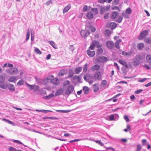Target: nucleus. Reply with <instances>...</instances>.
<instances>
[{
	"mask_svg": "<svg viewBox=\"0 0 151 151\" xmlns=\"http://www.w3.org/2000/svg\"><path fill=\"white\" fill-rule=\"evenodd\" d=\"M148 34V32L147 30H144L141 32L138 39L139 40H142L145 38Z\"/></svg>",
	"mask_w": 151,
	"mask_h": 151,
	"instance_id": "obj_1",
	"label": "nucleus"
},
{
	"mask_svg": "<svg viewBox=\"0 0 151 151\" xmlns=\"http://www.w3.org/2000/svg\"><path fill=\"white\" fill-rule=\"evenodd\" d=\"M90 32L87 29L82 30L81 31L80 34L82 37L85 38L90 34Z\"/></svg>",
	"mask_w": 151,
	"mask_h": 151,
	"instance_id": "obj_2",
	"label": "nucleus"
},
{
	"mask_svg": "<svg viewBox=\"0 0 151 151\" xmlns=\"http://www.w3.org/2000/svg\"><path fill=\"white\" fill-rule=\"evenodd\" d=\"M110 8L109 5H107L106 6H104L101 7L100 10V12L101 14H104L106 11H109Z\"/></svg>",
	"mask_w": 151,
	"mask_h": 151,
	"instance_id": "obj_3",
	"label": "nucleus"
},
{
	"mask_svg": "<svg viewBox=\"0 0 151 151\" xmlns=\"http://www.w3.org/2000/svg\"><path fill=\"white\" fill-rule=\"evenodd\" d=\"M106 45L107 48L110 49H112L114 47V44L112 41H107Z\"/></svg>",
	"mask_w": 151,
	"mask_h": 151,
	"instance_id": "obj_4",
	"label": "nucleus"
},
{
	"mask_svg": "<svg viewBox=\"0 0 151 151\" xmlns=\"http://www.w3.org/2000/svg\"><path fill=\"white\" fill-rule=\"evenodd\" d=\"M7 71V72L10 74H16L18 72V70L15 68H11L9 69Z\"/></svg>",
	"mask_w": 151,
	"mask_h": 151,
	"instance_id": "obj_5",
	"label": "nucleus"
},
{
	"mask_svg": "<svg viewBox=\"0 0 151 151\" xmlns=\"http://www.w3.org/2000/svg\"><path fill=\"white\" fill-rule=\"evenodd\" d=\"M26 85L29 88L30 90L35 89L37 90L38 88V86H35L34 85H30L27 83H26Z\"/></svg>",
	"mask_w": 151,
	"mask_h": 151,
	"instance_id": "obj_6",
	"label": "nucleus"
},
{
	"mask_svg": "<svg viewBox=\"0 0 151 151\" xmlns=\"http://www.w3.org/2000/svg\"><path fill=\"white\" fill-rule=\"evenodd\" d=\"M101 73L99 71L96 72L94 74V78L96 80H100L101 78Z\"/></svg>",
	"mask_w": 151,
	"mask_h": 151,
	"instance_id": "obj_7",
	"label": "nucleus"
},
{
	"mask_svg": "<svg viewBox=\"0 0 151 151\" xmlns=\"http://www.w3.org/2000/svg\"><path fill=\"white\" fill-rule=\"evenodd\" d=\"M7 88L9 90L11 91L14 92L15 91V89L14 86L12 84H8Z\"/></svg>",
	"mask_w": 151,
	"mask_h": 151,
	"instance_id": "obj_8",
	"label": "nucleus"
},
{
	"mask_svg": "<svg viewBox=\"0 0 151 151\" xmlns=\"http://www.w3.org/2000/svg\"><path fill=\"white\" fill-rule=\"evenodd\" d=\"M118 13L116 12H112L111 15V18L112 19H116L118 16Z\"/></svg>",
	"mask_w": 151,
	"mask_h": 151,
	"instance_id": "obj_9",
	"label": "nucleus"
},
{
	"mask_svg": "<svg viewBox=\"0 0 151 151\" xmlns=\"http://www.w3.org/2000/svg\"><path fill=\"white\" fill-rule=\"evenodd\" d=\"M108 26L111 29H114L117 26L115 22H111L108 24Z\"/></svg>",
	"mask_w": 151,
	"mask_h": 151,
	"instance_id": "obj_10",
	"label": "nucleus"
},
{
	"mask_svg": "<svg viewBox=\"0 0 151 151\" xmlns=\"http://www.w3.org/2000/svg\"><path fill=\"white\" fill-rule=\"evenodd\" d=\"M139 63V61L138 59H136L135 58H134L132 60V64L134 66H138Z\"/></svg>",
	"mask_w": 151,
	"mask_h": 151,
	"instance_id": "obj_11",
	"label": "nucleus"
},
{
	"mask_svg": "<svg viewBox=\"0 0 151 151\" xmlns=\"http://www.w3.org/2000/svg\"><path fill=\"white\" fill-rule=\"evenodd\" d=\"M87 53L88 55L91 57H92L95 54V52L94 51H91L90 49L87 50Z\"/></svg>",
	"mask_w": 151,
	"mask_h": 151,
	"instance_id": "obj_12",
	"label": "nucleus"
},
{
	"mask_svg": "<svg viewBox=\"0 0 151 151\" xmlns=\"http://www.w3.org/2000/svg\"><path fill=\"white\" fill-rule=\"evenodd\" d=\"M48 42L54 49H56L58 48L57 45L53 41H48Z\"/></svg>",
	"mask_w": 151,
	"mask_h": 151,
	"instance_id": "obj_13",
	"label": "nucleus"
},
{
	"mask_svg": "<svg viewBox=\"0 0 151 151\" xmlns=\"http://www.w3.org/2000/svg\"><path fill=\"white\" fill-rule=\"evenodd\" d=\"M92 43L95 47H97L99 48L102 46L101 45H100L99 42L98 41L94 40L92 42Z\"/></svg>",
	"mask_w": 151,
	"mask_h": 151,
	"instance_id": "obj_14",
	"label": "nucleus"
},
{
	"mask_svg": "<svg viewBox=\"0 0 151 151\" xmlns=\"http://www.w3.org/2000/svg\"><path fill=\"white\" fill-rule=\"evenodd\" d=\"M121 42V39L118 40L115 42V45H114V46L117 49H119L120 48L119 47V44Z\"/></svg>",
	"mask_w": 151,
	"mask_h": 151,
	"instance_id": "obj_15",
	"label": "nucleus"
},
{
	"mask_svg": "<svg viewBox=\"0 0 151 151\" xmlns=\"http://www.w3.org/2000/svg\"><path fill=\"white\" fill-rule=\"evenodd\" d=\"M100 66L97 64L91 67V70L93 71L98 70L100 68Z\"/></svg>",
	"mask_w": 151,
	"mask_h": 151,
	"instance_id": "obj_16",
	"label": "nucleus"
},
{
	"mask_svg": "<svg viewBox=\"0 0 151 151\" xmlns=\"http://www.w3.org/2000/svg\"><path fill=\"white\" fill-rule=\"evenodd\" d=\"M51 81L52 83L55 85H58L59 84V80L57 78H54L51 80Z\"/></svg>",
	"mask_w": 151,
	"mask_h": 151,
	"instance_id": "obj_17",
	"label": "nucleus"
},
{
	"mask_svg": "<svg viewBox=\"0 0 151 151\" xmlns=\"http://www.w3.org/2000/svg\"><path fill=\"white\" fill-rule=\"evenodd\" d=\"M118 62L120 64L125 66L126 68H128V65L127 63L124 60H118Z\"/></svg>",
	"mask_w": 151,
	"mask_h": 151,
	"instance_id": "obj_18",
	"label": "nucleus"
},
{
	"mask_svg": "<svg viewBox=\"0 0 151 151\" xmlns=\"http://www.w3.org/2000/svg\"><path fill=\"white\" fill-rule=\"evenodd\" d=\"M98 85V83H96L93 85V91L94 92H97L99 91V88Z\"/></svg>",
	"mask_w": 151,
	"mask_h": 151,
	"instance_id": "obj_19",
	"label": "nucleus"
},
{
	"mask_svg": "<svg viewBox=\"0 0 151 151\" xmlns=\"http://www.w3.org/2000/svg\"><path fill=\"white\" fill-rule=\"evenodd\" d=\"M122 55L125 56H129L132 55V52H127L125 51H123L122 52Z\"/></svg>",
	"mask_w": 151,
	"mask_h": 151,
	"instance_id": "obj_20",
	"label": "nucleus"
},
{
	"mask_svg": "<svg viewBox=\"0 0 151 151\" xmlns=\"http://www.w3.org/2000/svg\"><path fill=\"white\" fill-rule=\"evenodd\" d=\"M16 76H11L8 79V81L11 82H15L17 80Z\"/></svg>",
	"mask_w": 151,
	"mask_h": 151,
	"instance_id": "obj_21",
	"label": "nucleus"
},
{
	"mask_svg": "<svg viewBox=\"0 0 151 151\" xmlns=\"http://www.w3.org/2000/svg\"><path fill=\"white\" fill-rule=\"evenodd\" d=\"M63 91L62 88L58 90L55 93V96H58L62 94L63 93Z\"/></svg>",
	"mask_w": 151,
	"mask_h": 151,
	"instance_id": "obj_22",
	"label": "nucleus"
},
{
	"mask_svg": "<svg viewBox=\"0 0 151 151\" xmlns=\"http://www.w3.org/2000/svg\"><path fill=\"white\" fill-rule=\"evenodd\" d=\"M54 96V95L53 94H50L49 95L43 96L42 99L45 100H49L51 98L53 97Z\"/></svg>",
	"mask_w": 151,
	"mask_h": 151,
	"instance_id": "obj_23",
	"label": "nucleus"
},
{
	"mask_svg": "<svg viewBox=\"0 0 151 151\" xmlns=\"http://www.w3.org/2000/svg\"><path fill=\"white\" fill-rule=\"evenodd\" d=\"M145 100H141L139 102V104L140 105H141V106H142V107H145V106L147 105H149V104H150L151 102H149V103H147V104H145Z\"/></svg>",
	"mask_w": 151,
	"mask_h": 151,
	"instance_id": "obj_24",
	"label": "nucleus"
},
{
	"mask_svg": "<svg viewBox=\"0 0 151 151\" xmlns=\"http://www.w3.org/2000/svg\"><path fill=\"white\" fill-rule=\"evenodd\" d=\"M146 60L147 62L150 65L151 64V55H148L146 56Z\"/></svg>",
	"mask_w": 151,
	"mask_h": 151,
	"instance_id": "obj_25",
	"label": "nucleus"
},
{
	"mask_svg": "<svg viewBox=\"0 0 151 151\" xmlns=\"http://www.w3.org/2000/svg\"><path fill=\"white\" fill-rule=\"evenodd\" d=\"M104 34L106 37H109L111 34V32L109 29H106L104 32Z\"/></svg>",
	"mask_w": 151,
	"mask_h": 151,
	"instance_id": "obj_26",
	"label": "nucleus"
},
{
	"mask_svg": "<svg viewBox=\"0 0 151 151\" xmlns=\"http://www.w3.org/2000/svg\"><path fill=\"white\" fill-rule=\"evenodd\" d=\"M82 70V68L79 67L76 68L75 69L74 71L76 74H78Z\"/></svg>",
	"mask_w": 151,
	"mask_h": 151,
	"instance_id": "obj_27",
	"label": "nucleus"
},
{
	"mask_svg": "<svg viewBox=\"0 0 151 151\" xmlns=\"http://www.w3.org/2000/svg\"><path fill=\"white\" fill-rule=\"evenodd\" d=\"M12 142H14L16 143L17 144H18L20 145H22L23 146H24L25 147H27V146H26L24 145L23 144L21 141L17 140H14V139H11V140Z\"/></svg>",
	"mask_w": 151,
	"mask_h": 151,
	"instance_id": "obj_28",
	"label": "nucleus"
},
{
	"mask_svg": "<svg viewBox=\"0 0 151 151\" xmlns=\"http://www.w3.org/2000/svg\"><path fill=\"white\" fill-rule=\"evenodd\" d=\"M83 91H84V93L85 94H87L89 92L88 88L86 86H84L83 88Z\"/></svg>",
	"mask_w": 151,
	"mask_h": 151,
	"instance_id": "obj_29",
	"label": "nucleus"
},
{
	"mask_svg": "<svg viewBox=\"0 0 151 151\" xmlns=\"http://www.w3.org/2000/svg\"><path fill=\"white\" fill-rule=\"evenodd\" d=\"M122 17L128 19L129 18V16L125 12H123L122 13Z\"/></svg>",
	"mask_w": 151,
	"mask_h": 151,
	"instance_id": "obj_30",
	"label": "nucleus"
},
{
	"mask_svg": "<svg viewBox=\"0 0 151 151\" xmlns=\"http://www.w3.org/2000/svg\"><path fill=\"white\" fill-rule=\"evenodd\" d=\"M8 84L6 83L4 84V83H0V87L3 89H6L7 87Z\"/></svg>",
	"mask_w": 151,
	"mask_h": 151,
	"instance_id": "obj_31",
	"label": "nucleus"
},
{
	"mask_svg": "<svg viewBox=\"0 0 151 151\" xmlns=\"http://www.w3.org/2000/svg\"><path fill=\"white\" fill-rule=\"evenodd\" d=\"M144 45L143 43H138L137 46V47L139 50H142L144 47Z\"/></svg>",
	"mask_w": 151,
	"mask_h": 151,
	"instance_id": "obj_32",
	"label": "nucleus"
},
{
	"mask_svg": "<svg viewBox=\"0 0 151 151\" xmlns=\"http://www.w3.org/2000/svg\"><path fill=\"white\" fill-rule=\"evenodd\" d=\"M86 17L87 18L91 19L93 18V15L91 12H89L87 14Z\"/></svg>",
	"mask_w": 151,
	"mask_h": 151,
	"instance_id": "obj_33",
	"label": "nucleus"
},
{
	"mask_svg": "<svg viewBox=\"0 0 151 151\" xmlns=\"http://www.w3.org/2000/svg\"><path fill=\"white\" fill-rule=\"evenodd\" d=\"M100 59L101 61L102 62H106L108 60L106 57L103 56L100 57Z\"/></svg>",
	"mask_w": 151,
	"mask_h": 151,
	"instance_id": "obj_34",
	"label": "nucleus"
},
{
	"mask_svg": "<svg viewBox=\"0 0 151 151\" xmlns=\"http://www.w3.org/2000/svg\"><path fill=\"white\" fill-rule=\"evenodd\" d=\"M103 52V49L101 47H99L97 50L96 54L98 55H100Z\"/></svg>",
	"mask_w": 151,
	"mask_h": 151,
	"instance_id": "obj_35",
	"label": "nucleus"
},
{
	"mask_svg": "<svg viewBox=\"0 0 151 151\" xmlns=\"http://www.w3.org/2000/svg\"><path fill=\"white\" fill-rule=\"evenodd\" d=\"M93 141H95L96 143H97L100 145L101 146H103L104 144L102 142L101 140H95L93 139H90Z\"/></svg>",
	"mask_w": 151,
	"mask_h": 151,
	"instance_id": "obj_36",
	"label": "nucleus"
},
{
	"mask_svg": "<svg viewBox=\"0 0 151 151\" xmlns=\"http://www.w3.org/2000/svg\"><path fill=\"white\" fill-rule=\"evenodd\" d=\"M145 41L146 43H147L148 44H151V37H148L147 38H146L145 39Z\"/></svg>",
	"mask_w": 151,
	"mask_h": 151,
	"instance_id": "obj_37",
	"label": "nucleus"
},
{
	"mask_svg": "<svg viewBox=\"0 0 151 151\" xmlns=\"http://www.w3.org/2000/svg\"><path fill=\"white\" fill-rule=\"evenodd\" d=\"M90 77V75L89 74H87L84 76L83 78L87 82L89 80Z\"/></svg>",
	"mask_w": 151,
	"mask_h": 151,
	"instance_id": "obj_38",
	"label": "nucleus"
},
{
	"mask_svg": "<svg viewBox=\"0 0 151 151\" xmlns=\"http://www.w3.org/2000/svg\"><path fill=\"white\" fill-rule=\"evenodd\" d=\"M73 79L77 80L78 82L81 81V78L80 76H75L73 77Z\"/></svg>",
	"mask_w": 151,
	"mask_h": 151,
	"instance_id": "obj_39",
	"label": "nucleus"
},
{
	"mask_svg": "<svg viewBox=\"0 0 151 151\" xmlns=\"http://www.w3.org/2000/svg\"><path fill=\"white\" fill-rule=\"evenodd\" d=\"M73 70H70L68 72V77L70 78H72L73 76Z\"/></svg>",
	"mask_w": 151,
	"mask_h": 151,
	"instance_id": "obj_40",
	"label": "nucleus"
},
{
	"mask_svg": "<svg viewBox=\"0 0 151 151\" xmlns=\"http://www.w3.org/2000/svg\"><path fill=\"white\" fill-rule=\"evenodd\" d=\"M70 6H67L63 10V13H65L67 12L68 11V10L70 9Z\"/></svg>",
	"mask_w": 151,
	"mask_h": 151,
	"instance_id": "obj_41",
	"label": "nucleus"
},
{
	"mask_svg": "<svg viewBox=\"0 0 151 151\" xmlns=\"http://www.w3.org/2000/svg\"><path fill=\"white\" fill-rule=\"evenodd\" d=\"M30 36V30L29 29H28L27 30V34H26V40L27 41L29 38Z\"/></svg>",
	"mask_w": 151,
	"mask_h": 151,
	"instance_id": "obj_42",
	"label": "nucleus"
},
{
	"mask_svg": "<svg viewBox=\"0 0 151 151\" xmlns=\"http://www.w3.org/2000/svg\"><path fill=\"white\" fill-rule=\"evenodd\" d=\"M125 12L129 15L132 13V10L129 7L126 9Z\"/></svg>",
	"mask_w": 151,
	"mask_h": 151,
	"instance_id": "obj_43",
	"label": "nucleus"
},
{
	"mask_svg": "<svg viewBox=\"0 0 151 151\" xmlns=\"http://www.w3.org/2000/svg\"><path fill=\"white\" fill-rule=\"evenodd\" d=\"M134 58H135L136 59H138V60H139V61L142 59V56L141 55L139 54L136 55Z\"/></svg>",
	"mask_w": 151,
	"mask_h": 151,
	"instance_id": "obj_44",
	"label": "nucleus"
},
{
	"mask_svg": "<svg viewBox=\"0 0 151 151\" xmlns=\"http://www.w3.org/2000/svg\"><path fill=\"white\" fill-rule=\"evenodd\" d=\"M24 84V81L22 79L20 80L17 83V85L18 86H22Z\"/></svg>",
	"mask_w": 151,
	"mask_h": 151,
	"instance_id": "obj_45",
	"label": "nucleus"
},
{
	"mask_svg": "<svg viewBox=\"0 0 151 151\" xmlns=\"http://www.w3.org/2000/svg\"><path fill=\"white\" fill-rule=\"evenodd\" d=\"M35 111H36L37 112H43L44 113H46L47 112H50L51 111L50 110H39L38 109H36Z\"/></svg>",
	"mask_w": 151,
	"mask_h": 151,
	"instance_id": "obj_46",
	"label": "nucleus"
},
{
	"mask_svg": "<svg viewBox=\"0 0 151 151\" xmlns=\"http://www.w3.org/2000/svg\"><path fill=\"white\" fill-rule=\"evenodd\" d=\"M123 18L122 17L120 16L119 17L117 20H116V21L118 22V23H120L122 21V20Z\"/></svg>",
	"mask_w": 151,
	"mask_h": 151,
	"instance_id": "obj_47",
	"label": "nucleus"
},
{
	"mask_svg": "<svg viewBox=\"0 0 151 151\" xmlns=\"http://www.w3.org/2000/svg\"><path fill=\"white\" fill-rule=\"evenodd\" d=\"M67 89L70 92H71V93H72L74 90V88L72 86H68Z\"/></svg>",
	"mask_w": 151,
	"mask_h": 151,
	"instance_id": "obj_48",
	"label": "nucleus"
},
{
	"mask_svg": "<svg viewBox=\"0 0 151 151\" xmlns=\"http://www.w3.org/2000/svg\"><path fill=\"white\" fill-rule=\"evenodd\" d=\"M34 51L35 52L38 54H41L42 53V52L41 51L37 48H36L35 49Z\"/></svg>",
	"mask_w": 151,
	"mask_h": 151,
	"instance_id": "obj_49",
	"label": "nucleus"
},
{
	"mask_svg": "<svg viewBox=\"0 0 151 151\" xmlns=\"http://www.w3.org/2000/svg\"><path fill=\"white\" fill-rule=\"evenodd\" d=\"M57 112H61L63 113H68L70 111L69 110H56Z\"/></svg>",
	"mask_w": 151,
	"mask_h": 151,
	"instance_id": "obj_50",
	"label": "nucleus"
},
{
	"mask_svg": "<svg viewBox=\"0 0 151 151\" xmlns=\"http://www.w3.org/2000/svg\"><path fill=\"white\" fill-rule=\"evenodd\" d=\"M5 80L4 78L2 76H0V83H4Z\"/></svg>",
	"mask_w": 151,
	"mask_h": 151,
	"instance_id": "obj_51",
	"label": "nucleus"
},
{
	"mask_svg": "<svg viewBox=\"0 0 151 151\" xmlns=\"http://www.w3.org/2000/svg\"><path fill=\"white\" fill-rule=\"evenodd\" d=\"M107 82L106 80H103L101 83V86H103V85H105L107 84Z\"/></svg>",
	"mask_w": 151,
	"mask_h": 151,
	"instance_id": "obj_52",
	"label": "nucleus"
},
{
	"mask_svg": "<svg viewBox=\"0 0 151 151\" xmlns=\"http://www.w3.org/2000/svg\"><path fill=\"white\" fill-rule=\"evenodd\" d=\"M119 0H114L112 2L113 5H116L118 4Z\"/></svg>",
	"mask_w": 151,
	"mask_h": 151,
	"instance_id": "obj_53",
	"label": "nucleus"
},
{
	"mask_svg": "<svg viewBox=\"0 0 151 151\" xmlns=\"http://www.w3.org/2000/svg\"><path fill=\"white\" fill-rule=\"evenodd\" d=\"M9 151H17V149L12 147H10L9 148Z\"/></svg>",
	"mask_w": 151,
	"mask_h": 151,
	"instance_id": "obj_54",
	"label": "nucleus"
},
{
	"mask_svg": "<svg viewBox=\"0 0 151 151\" xmlns=\"http://www.w3.org/2000/svg\"><path fill=\"white\" fill-rule=\"evenodd\" d=\"M109 119L111 120H116L115 119V116H114V115H111L109 116Z\"/></svg>",
	"mask_w": 151,
	"mask_h": 151,
	"instance_id": "obj_55",
	"label": "nucleus"
},
{
	"mask_svg": "<svg viewBox=\"0 0 151 151\" xmlns=\"http://www.w3.org/2000/svg\"><path fill=\"white\" fill-rule=\"evenodd\" d=\"M88 65L86 63L84 65V68L83 69V71L84 72H86L87 70L88 69Z\"/></svg>",
	"mask_w": 151,
	"mask_h": 151,
	"instance_id": "obj_56",
	"label": "nucleus"
},
{
	"mask_svg": "<svg viewBox=\"0 0 151 151\" xmlns=\"http://www.w3.org/2000/svg\"><path fill=\"white\" fill-rule=\"evenodd\" d=\"M112 9L113 10H117L119 12L120 11L119 8L118 7L116 6H113Z\"/></svg>",
	"mask_w": 151,
	"mask_h": 151,
	"instance_id": "obj_57",
	"label": "nucleus"
},
{
	"mask_svg": "<svg viewBox=\"0 0 151 151\" xmlns=\"http://www.w3.org/2000/svg\"><path fill=\"white\" fill-rule=\"evenodd\" d=\"M130 129V126L129 125H128L127 126V128L125 129H124V131L125 132H127L128 130Z\"/></svg>",
	"mask_w": 151,
	"mask_h": 151,
	"instance_id": "obj_58",
	"label": "nucleus"
},
{
	"mask_svg": "<svg viewBox=\"0 0 151 151\" xmlns=\"http://www.w3.org/2000/svg\"><path fill=\"white\" fill-rule=\"evenodd\" d=\"M142 149V147L140 145H138L137 146V151H139Z\"/></svg>",
	"mask_w": 151,
	"mask_h": 151,
	"instance_id": "obj_59",
	"label": "nucleus"
},
{
	"mask_svg": "<svg viewBox=\"0 0 151 151\" xmlns=\"http://www.w3.org/2000/svg\"><path fill=\"white\" fill-rule=\"evenodd\" d=\"M52 4V1L51 0H49L46 2L45 4L47 6H49Z\"/></svg>",
	"mask_w": 151,
	"mask_h": 151,
	"instance_id": "obj_60",
	"label": "nucleus"
},
{
	"mask_svg": "<svg viewBox=\"0 0 151 151\" xmlns=\"http://www.w3.org/2000/svg\"><path fill=\"white\" fill-rule=\"evenodd\" d=\"M124 119L126 120L127 122H128L129 121V119L128 116L127 115H125L124 116Z\"/></svg>",
	"mask_w": 151,
	"mask_h": 151,
	"instance_id": "obj_61",
	"label": "nucleus"
},
{
	"mask_svg": "<svg viewBox=\"0 0 151 151\" xmlns=\"http://www.w3.org/2000/svg\"><path fill=\"white\" fill-rule=\"evenodd\" d=\"M143 91V90L142 89H139L138 90L135 91L134 93L135 94H138L142 92Z\"/></svg>",
	"mask_w": 151,
	"mask_h": 151,
	"instance_id": "obj_62",
	"label": "nucleus"
},
{
	"mask_svg": "<svg viewBox=\"0 0 151 151\" xmlns=\"http://www.w3.org/2000/svg\"><path fill=\"white\" fill-rule=\"evenodd\" d=\"M143 67L145 68L147 70H150V67L147 64H145L143 66Z\"/></svg>",
	"mask_w": 151,
	"mask_h": 151,
	"instance_id": "obj_63",
	"label": "nucleus"
},
{
	"mask_svg": "<svg viewBox=\"0 0 151 151\" xmlns=\"http://www.w3.org/2000/svg\"><path fill=\"white\" fill-rule=\"evenodd\" d=\"M92 11L94 12L95 14H96L98 12V9L96 8H93L91 9Z\"/></svg>",
	"mask_w": 151,
	"mask_h": 151,
	"instance_id": "obj_64",
	"label": "nucleus"
}]
</instances>
